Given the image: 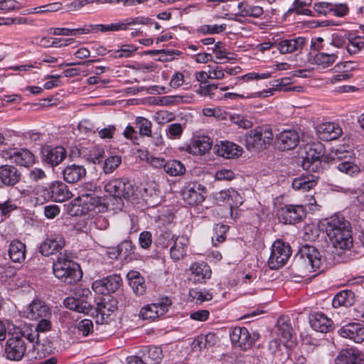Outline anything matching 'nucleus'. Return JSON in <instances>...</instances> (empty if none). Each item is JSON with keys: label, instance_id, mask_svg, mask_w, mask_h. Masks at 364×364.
<instances>
[{"label": "nucleus", "instance_id": "1", "mask_svg": "<svg viewBox=\"0 0 364 364\" xmlns=\"http://www.w3.org/2000/svg\"><path fill=\"white\" fill-rule=\"evenodd\" d=\"M324 258L321 252L314 246L302 247L294 258V265L301 274L305 276L310 272H322Z\"/></svg>", "mask_w": 364, "mask_h": 364}, {"label": "nucleus", "instance_id": "2", "mask_svg": "<svg viewBox=\"0 0 364 364\" xmlns=\"http://www.w3.org/2000/svg\"><path fill=\"white\" fill-rule=\"evenodd\" d=\"M53 272L55 277L68 284L77 283L82 276L79 264L63 253H60L53 262Z\"/></svg>", "mask_w": 364, "mask_h": 364}, {"label": "nucleus", "instance_id": "3", "mask_svg": "<svg viewBox=\"0 0 364 364\" xmlns=\"http://www.w3.org/2000/svg\"><path fill=\"white\" fill-rule=\"evenodd\" d=\"M274 139L272 127L262 124L248 132L245 136V144L247 149L263 150L269 146Z\"/></svg>", "mask_w": 364, "mask_h": 364}, {"label": "nucleus", "instance_id": "4", "mask_svg": "<svg viewBox=\"0 0 364 364\" xmlns=\"http://www.w3.org/2000/svg\"><path fill=\"white\" fill-rule=\"evenodd\" d=\"M291 255V247L282 240H276L272 246L268 265L272 269L283 267Z\"/></svg>", "mask_w": 364, "mask_h": 364}, {"label": "nucleus", "instance_id": "5", "mask_svg": "<svg viewBox=\"0 0 364 364\" xmlns=\"http://www.w3.org/2000/svg\"><path fill=\"white\" fill-rule=\"evenodd\" d=\"M323 159V146L321 144H313L306 153L302 166L306 170L318 172L321 169V161Z\"/></svg>", "mask_w": 364, "mask_h": 364}, {"label": "nucleus", "instance_id": "6", "mask_svg": "<svg viewBox=\"0 0 364 364\" xmlns=\"http://www.w3.org/2000/svg\"><path fill=\"white\" fill-rule=\"evenodd\" d=\"M171 304L168 297L162 298L159 302L147 304L142 307L139 312V317L143 320L152 321L164 316Z\"/></svg>", "mask_w": 364, "mask_h": 364}, {"label": "nucleus", "instance_id": "7", "mask_svg": "<svg viewBox=\"0 0 364 364\" xmlns=\"http://www.w3.org/2000/svg\"><path fill=\"white\" fill-rule=\"evenodd\" d=\"M122 284V279L120 275L114 274L95 281L92 288L97 294L107 295L117 291Z\"/></svg>", "mask_w": 364, "mask_h": 364}, {"label": "nucleus", "instance_id": "8", "mask_svg": "<svg viewBox=\"0 0 364 364\" xmlns=\"http://www.w3.org/2000/svg\"><path fill=\"white\" fill-rule=\"evenodd\" d=\"M65 246V240L62 234L49 232L46 239L41 244L39 252L46 257L61 250Z\"/></svg>", "mask_w": 364, "mask_h": 364}, {"label": "nucleus", "instance_id": "9", "mask_svg": "<svg viewBox=\"0 0 364 364\" xmlns=\"http://www.w3.org/2000/svg\"><path fill=\"white\" fill-rule=\"evenodd\" d=\"M26 346L21 337L18 335L9 338L5 346L6 358L11 360H21L25 355Z\"/></svg>", "mask_w": 364, "mask_h": 364}, {"label": "nucleus", "instance_id": "10", "mask_svg": "<svg viewBox=\"0 0 364 364\" xmlns=\"http://www.w3.org/2000/svg\"><path fill=\"white\" fill-rule=\"evenodd\" d=\"M161 237L168 240H173L174 242L170 249L171 259L177 261L186 255L187 249L189 245V239L187 236L181 235L175 237L171 232H165L161 235Z\"/></svg>", "mask_w": 364, "mask_h": 364}, {"label": "nucleus", "instance_id": "11", "mask_svg": "<svg viewBox=\"0 0 364 364\" xmlns=\"http://www.w3.org/2000/svg\"><path fill=\"white\" fill-rule=\"evenodd\" d=\"M3 156L18 166L29 167L35 163V156L27 149H12L4 152Z\"/></svg>", "mask_w": 364, "mask_h": 364}, {"label": "nucleus", "instance_id": "12", "mask_svg": "<svg viewBox=\"0 0 364 364\" xmlns=\"http://www.w3.org/2000/svg\"><path fill=\"white\" fill-rule=\"evenodd\" d=\"M277 215L279 221L284 224H295L305 217V212L302 205H289L281 208Z\"/></svg>", "mask_w": 364, "mask_h": 364}, {"label": "nucleus", "instance_id": "13", "mask_svg": "<svg viewBox=\"0 0 364 364\" xmlns=\"http://www.w3.org/2000/svg\"><path fill=\"white\" fill-rule=\"evenodd\" d=\"M43 191L46 200H51L55 202H63L72 196L68 186L61 181L53 182Z\"/></svg>", "mask_w": 364, "mask_h": 364}, {"label": "nucleus", "instance_id": "14", "mask_svg": "<svg viewBox=\"0 0 364 364\" xmlns=\"http://www.w3.org/2000/svg\"><path fill=\"white\" fill-rule=\"evenodd\" d=\"M318 50H326L327 51H318L312 56V63L320 68H328L331 66L338 58L339 51H331L325 44L317 46Z\"/></svg>", "mask_w": 364, "mask_h": 364}, {"label": "nucleus", "instance_id": "15", "mask_svg": "<svg viewBox=\"0 0 364 364\" xmlns=\"http://www.w3.org/2000/svg\"><path fill=\"white\" fill-rule=\"evenodd\" d=\"M25 316L33 321H37L52 314L50 307L43 301L33 300L29 304L25 311Z\"/></svg>", "mask_w": 364, "mask_h": 364}, {"label": "nucleus", "instance_id": "16", "mask_svg": "<svg viewBox=\"0 0 364 364\" xmlns=\"http://www.w3.org/2000/svg\"><path fill=\"white\" fill-rule=\"evenodd\" d=\"M299 142V136L294 129H285L276 136V144L281 151L294 149Z\"/></svg>", "mask_w": 364, "mask_h": 364}, {"label": "nucleus", "instance_id": "17", "mask_svg": "<svg viewBox=\"0 0 364 364\" xmlns=\"http://www.w3.org/2000/svg\"><path fill=\"white\" fill-rule=\"evenodd\" d=\"M229 334L231 342L243 350L249 348L254 343L253 338L245 327L236 326L230 331Z\"/></svg>", "mask_w": 364, "mask_h": 364}, {"label": "nucleus", "instance_id": "18", "mask_svg": "<svg viewBox=\"0 0 364 364\" xmlns=\"http://www.w3.org/2000/svg\"><path fill=\"white\" fill-rule=\"evenodd\" d=\"M213 146L212 139L207 136H195L192 138L191 144L186 151L194 156H202L208 152Z\"/></svg>", "mask_w": 364, "mask_h": 364}, {"label": "nucleus", "instance_id": "19", "mask_svg": "<svg viewBox=\"0 0 364 364\" xmlns=\"http://www.w3.org/2000/svg\"><path fill=\"white\" fill-rule=\"evenodd\" d=\"M204 187L197 183L187 185L182 192L183 200L189 205H193L202 203L204 199Z\"/></svg>", "mask_w": 364, "mask_h": 364}, {"label": "nucleus", "instance_id": "20", "mask_svg": "<svg viewBox=\"0 0 364 364\" xmlns=\"http://www.w3.org/2000/svg\"><path fill=\"white\" fill-rule=\"evenodd\" d=\"M341 336L360 343L364 341V326L360 323H350L338 330Z\"/></svg>", "mask_w": 364, "mask_h": 364}, {"label": "nucleus", "instance_id": "21", "mask_svg": "<svg viewBox=\"0 0 364 364\" xmlns=\"http://www.w3.org/2000/svg\"><path fill=\"white\" fill-rule=\"evenodd\" d=\"M215 153L223 158L233 159L242 155V149L237 144L228 141H220L214 146Z\"/></svg>", "mask_w": 364, "mask_h": 364}, {"label": "nucleus", "instance_id": "22", "mask_svg": "<svg viewBox=\"0 0 364 364\" xmlns=\"http://www.w3.org/2000/svg\"><path fill=\"white\" fill-rule=\"evenodd\" d=\"M311 328L318 332L327 333L333 328V321L322 312L311 314L309 316Z\"/></svg>", "mask_w": 364, "mask_h": 364}, {"label": "nucleus", "instance_id": "23", "mask_svg": "<svg viewBox=\"0 0 364 364\" xmlns=\"http://www.w3.org/2000/svg\"><path fill=\"white\" fill-rule=\"evenodd\" d=\"M336 364H364V354L355 348L343 349L336 358Z\"/></svg>", "mask_w": 364, "mask_h": 364}, {"label": "nucleus", "instance_id": "24", "mask_svg": "<svg viewBox=\"0 0 364 364\" xmlns=\"http://www.w3.org/2000/svg\"><path fill=\"white\" fill-rule=\"evenodd\" d=\"M318 137L323 141L338 139L343 133L341 127L334 122H324L317 127Z\"/></svg>", "mask_w": 364, "mask_h": 364}, {"label": "nucleus", "instance_id": "25", "mask_svg": "<svg viewBox=\"0 0 364 364\" xmlns=\"http://www.w3.org/2000/svg\"><path fill=\"white\" fill-rule=\"evenodd\" d=\"M333 227H335V225H333ZM335 230H336V228H333L329 231V239L333 246L341 250H349L353 243L351 229L348 230L344 229L342 234L338 235H336L335 232H333Z\"/></svg>", "mask_w": 364, "mask_h": 364}, {"label": "nucleus", "instance_id": "26", "mask_svg": "<svg viewBox=\"0 0 364 364\" xmlns=\"http://www.w3.org/2000/svg\"><path fill=\"white\" fill-rule=\"evenodd\" d=\"M306 38L296 37L291 39H284L276 44L277 50L282 54L292 53L301 51L306 44Z\"/></svg>", "mask_w": 364, "mask_h": 364}, {"label": "nucleus", "instance_id": "27", "mask_svg": "<svg viewBox=\"0 0 364 364\" xmlns=\"http://www.w3.org/2000/svg\"><path fill=\"white\" fill-rule=\"evenodd\" d=\"M67 156L64 147L58 146L54 148L46 149L43 152V161L51 166H56L60 164Z\"/></svg>", "mask_w": 364, "mask_h": 364}, {"label": "nucleus", "instance_id": "28", "mask_svg": "<svg viewBox=\"0 0 364 364\" xmlns=\"http://www.w3.org/2000/svg\"><path fill=\"white\" fill-rule=\"evenodd\" d=\"M64 181L74 183L80 181L86 175V169L83 166L75 164L68 165L62 171Z\"/></svg>", "mask_w": 364, "mask_h": 364}, {"label": "nucleus", "instance_id": "29", "mask_svg": "<svg viewBox=\"0 0 364 364\" xmlns=\"http://www.w3.org/2000/svg\"><path fill=\"white\" fill-rule=\"evenodd\" d=\"M190 270L191 272L190 279L195 283H202L211 276L210 267L205 262L192 264Z\"/></svg>", "mask_w": 364, "mask_h": 364}, {"label": "nucleus", "instance_id": "30", "mask_svg": "<svg viewBox=\"0 0 364 364\" xmlns=\"http://www.w3.org/2000/svg\"><path fill=\"white\" fill-rule=\"evenodd\" d=\"M333 225H335L334 228L336 229L334 231L336 235H341L344 228L346 230L351 229L350 223L342 215H335L330 218L326 219L323 224L326 228V234L328 237L330 229L333 228Z\"/></svg>", "mask_w": 364, "mask_h": 364}, {"label": "nucleus", "instance_id": "31", "mask_svg": "<svg viewBox=\"0 0 364 364\" xmlns=\"http://www.w3.org/2000/svg\"><path fill=\"white\" fill-rule=\"evenodd\" d=\"M21 178V173L16 167L9 165L0 166V180L6 186H14Z\"/></svg>", "mask_w": 364, "mask_h": 364}, {"label": "nucleus", "instance_id": "32", "mask_svg": "<svg viewBox=\"0 0 364 364\" xmlns=\"http://www.w3.org/2000/svg\"><path fill=\"white\" fill-rule=\"evenodd\" d=\"M318 177L312 174H303L292 181V188L296 191H308L317 184Z\"/></svg>", "mask_w": 364, "mask_h": 364}, {"label": "nucleus", "instance_id": "33", "mask_svg": "<svg viewBox=\"0 0 364 364\" xmlns=\"http://www.w3.org/2000/svg\"><path fill=\"white\" fill-rule=\"evenodd\" d=\"M277 337L282 341V344L286 345L292 337V328L290 319L287 316H280L277 323Z\"/></svg>", "mask_w": 364, "mask_h": 364}, {"label": "nucleus", "instance_id": "34", "mask_svg": "<svg viewBox=\"0 0 364 364\" xmlns=\"http://www.w3.org/2000/svg\"><path fill=\"white\" fill-rule=\"evenodd\" d=\"M237 7L238 9L239 15L244 17L248 16L258 18L264 14V10L262 6L251 4L247 1L239 2L237 4Z\"/></svg>", "mask_w": 364, "mask_h": 364}, {"label": "nucleus", "instance_id": "35", "mask_svg": "<svg viewBox=\"0 0 364 364\" xmlns=\"http://www.w3.org/2000/svg\"><path fill=\"white\" fill-rule=\"evenodd\" d=\"M78 198L86 213L95 210L102 203L101 198L92 191L89 193H82L78 196Z\"/></svg>", "mask_w": 364, "mask_h": 364}, {"label": "nucleus", "instance_id": "36", "mask_svg": "<svg viewBox=\"0 0 364 364\" xmlns=\"http://www.w3.org/2000/svg\"><path fill=\"white\" fill-rule=\"evenodd\" d=\"M139 354L144 356L145 360L150 364L161 363L164 357L161 348L158 346H144Z\"/></svg>", "mask_w": 364, "mask_h": 364}, {"label": "nucleus", "instance_id": "37", "mask_svg": "<svg viewBox=\"0 0 364 364\" xmlns=\"http://www.w3.org/2000/svg\"><path fill=\"white\" fill-rule=\"evenodd\" d=\"M9 255L14 262L21 263L26 258V245L19 240L11 242L9 247Z\"/></svg>", "mask_w": 364, "mask_h": 364}, {"label": "nucleus", "instance_id": "38", "mask_svg": "<svg viewBox=\"0 0 364 364\" xmlns=\"http://www.w3.org/2000/svg\"><path fill=\"white\" fill-rule=\"evenodd\" d=\"M355 302V294L351 290H343L337 293L333 300L332 305L333 308H339L341 306L348 307L352 306Z\"/></svg>", "mask_w": 364, "mask_h": 364}, {"label": "nucleus", "instance_id": "39", "mask_svg": "<svg viewBox=\"0 0 364 364\" xmlns=\"http://www.w3.org/2000/svg\"><path fill=\"white\" fill-rule=\"evenodd\" d=\"M129 284L136 295H142L146 291L144 279L139 272L129 271L127 274Z\"/></svg>", "mask_w": 364, "mask_h": 364}, {"label": "nucleus", "instance_id": "40", "mask_svg": "<svg viewBox=\"0 0 364 364\" xmlns=\"http://www.w3.org/2000/svg\"><path fill=\"white\" fill-rule=\"evenodd\" d=\"M291 84L290 78L284 77L281 79H277L273 81L272 87L269 90H264L261 97H267L268 96V93L272 95V91H284V92H290L294 90H299L300 87H290Z\"/></svg>", "mask_w": 364, "mask_h": 364}, {"label": "nucleus", "instance_id": "41", "mask_svg": "<svg viewBox=\"0 0 364 364\" xmlns=\"http://www.w3.org/2000/svg\"><path fill=\"white\" fill-rule=\"evenodd\" d=\"M346 39L348 41L346 50L350 55L357 54L364 48V36L348 33Z\"/></svg>", "mask_w": 364, "mask_h": 364}, {"label": "nucleus", "instance_id": "42", "mask_svg": "<svg viewBox=\"0 0 364 364\" xmlns=\"http://www.w3.org/2000/svg\"><path fill=\"white\" fill-rule=\"evenodd\" d=\"M122 186L118 191V200L119 203L118 204L122 206L123 205L122 198L129 199L133 196L135 193L136 188L132 184V181L125 178H119Z\"/></svg>", "mask_w": 364, "mask_h": 364}, {"label": "nucleus", "instance_id": "43", "mask_svg": "<svg viewBox=\"0 0 364 364\" xmlns=\"http://www.w3.org/2000/svg\"><path fill=\"white\" fill-rule=\"evenodd\" d=\"M164 171L171 176H181L186 173V168L181 161L174 159L166 161Z\"/></svg>", "mask_w": 364, "mask_h": 364}, {"label": "nucleus", "instance_id": "44", "mask_svg": "<svg viewBox=\"0 0 364 364\" xmlns=\"http://www.w3.org/2000/svg\"><path fill=\"white\" fill-rule=\"evenodd\" d=\"M336 167L341 173L351 177H356L360 173V168L353 161H338Z\"/></svg>", "mask_w": 364, "mask_h": 364}, {"label": "nucleus", "instance_id": "45", "mask_svg": "<svg viewBox=\"0 0 364 364\" xmlns=\"http://www.w3.org/2000/svg\"><path fill=\"white\" fill-rule=\"evenodd\" d=\"M311 2L312 0H295L293 7L287 11L285 16L292 12H296L299 15L311 16V11L306 7L310 6Z\"/></svg>", "mask_w": 364, "mask_h": 364}, {"label": "nucleus", "instance_id": "46", "mask_svg": "<svg viewBox=\"0 0 364 364\" xmlns=\"http://www.w3.org/2000/svg\"><path fill=\"white\" fill-rule=\"evenodd\" d=\"M23 339L26 338L28 341L33 343L34 348L39 350L43 348V345L40 343L39 333L35 329H32L29 327H26L21 331V336Z\"/></svg>", "mask_w": 364, "mask_h": 364}, {"label": "nucleus", "instance_id": "47", "mask_svg": "<svg viewBox=\"0 0 364 364\" xmlns=\"http://www.w3.org/2000/svg\"><path fill=\"white\" fill-rule=\"evenodd\" d=\"M229 230V226L224 224H216L214 227V233L212 236V242L214 246H217L225 240L226 232Z\"/></svg>", "mask_w": 364, "mask_h": 364}, {"label": "nucleus", "instance_id": "48", "mask_svg": "<svg viewBox=\"0 0 364 364\" xmlns=\"http://www.w3.org/2000/svg\"><path fill=\"white\" fill-rule=\"evenodd\" d=\"M52 33L55 36H80L89 33L90 29L85 28H55L51 29Z\"/></svg>", "mask_w": 364, "mask_h": 364}, {"label": "nucleus", "instance_id": "49", "mask_svg": "<svg viewBox=\"0 0 364 364\" xmlns=\"http://www.w3.org/2000/svg\"><path fill=\"white\" fill-rule=\"evenodd\" d=\"M136 125L139 129V133L141 136H150L151 134L152 123L146 118L137 117L135 120Z\"/></svg>", "mask_w": 364, "mask_h": 364}, {"label": "nucleus", "instance_id": "50", "mask_svg": "<svg viewBox=\"0 0 364 364\" xmlns=\"http://www.w3.org/2000/svg\"><path fill=\"white\" fill-rule=\"evenodd\" d=\"M190 296L196 301V303H202L205 301L212 299V294L206 289H191L189 291Z\"/></svg>", "mask_w": 364, "mask_h": 364}, {"label": "nucleus", "instance_id": "51", "mask_svg": "<svg viewBox=\"0 0 364 364\" xmlns=\"http://www.w3.org/2000/svg\"><path fill=\"white\" fill-rule=\"evenodd\" d=\"M66 208L68 213L72 216H77L87 213L82 207V203L80 202L78 196L70 201L66 205Z\"/></svg>", "mask_w": 364, "mask_h": 364}, {"label": "nucleus", "instance_id": "52", "mask_svg": "<svg viewBox=\"0 0 364 364\" xmlns=\"http://www.w3.org/2000/svg\"><path fill=\"white\" fill-rule=\"evenodd\" d=\"M227 28V25L223 24H213V25H202L198 28V32L206 35V34H217L224 31Z\"/></svg>", "mask_w": 364, "mask_h": 364}, {"label": "nucleus", "instance_id": "53", "mask_svg": "<svg viewBox=\"0 0 364 364\" xmlns=\"http://www.w3.org/2000/svg\"><path fill=\"white\" fill-rule=\"evenodd\" d=\"M183 132V127L179 123H173L168 126L166 130V136L170 139H178Z\"/></svg>", "mask_w": 364, "mask_h": 364}, {"label": "nucleus", "instance_id": "54", "mask_svg": "<svg viewBox=\"0 0 364 364\" xmlns=\"http://www.w3.org/2000/svg\"><path fill=\"white\" fill-rule=\"evenodd\" d=\"M121 161V157L118 156H111L106 159L103 166L105 173H112L119 166Z\"/></svg>", "mask_w": 364, "mask_h": 364}, {"label": "nucleus", "instance_id": "55", "mask_svg": "<svg viewBox=\"0 0 364 364\" xmlns=\"http://www.w3.org/2000/svg\"><path fill=\"white\" fill-rule=\"evenodd\" d=\"M213 52L215 55V58L218 60L220 61L224 59L231 60L232 58L229 57L228 55L230 53L228 52L225 48V46L222 42H217L215 43L214 47L213 48Z\"/></svg>", "mask_w": 364, "mask_h": 364}, {"label": "nucleus", "instance_id": "56", "mask_svg": "<svg viewBox=\"0 0 364 364\" xmlns=\"http://www.w3.org/2000/svg\"><path fill=\"white\" fill-rule=\"evenodd\" d=\"M95 27L96 29L100 30L102 32L126 30V24H124V21L123 22L113 23L107 25L97 24L95 25Z\"/></svg>", "mask_w": 364, "mask_h": 364}, {"label": "nucleus", "instance_id": "57", "mask_svg": "<svg viewBox=\"0 0 364 364\" xmlns=\"http://www.w3.org/2000/svg\"><path fill=\"white\" fill-rule=\"evenodd\" d=\"M122 185L119 178H115L109 181L105 185V191L114 198H118V191ZM117 200H118V199Z\"/></svg>", "mask_w": 364, "mask_h": 364}, {"label": "nucleus", "instance_id": "58", "mask_svg": "<svg viewBox=\"0 0 364 364\" xmlns=\"http://www.w3.org/2000/svg\"><path fill=\"white\" fill-rule=\"evenodd\" d=\"M136 50V48L134 46L128 44L123 45L121 46L120 49L114 51V57L117 58H129L131 57Z\"/></svg>", "mask_w": 364, "mask_h": 364}, {"label": "nucleus", "instance_id": "59", "mask_svg": "<svg viewBox=\"0 0 364 364\" xmlns=\"http://www.w3.org/2000/svg\"><path fill=\"white\" fill-rule=\"evenodd\" d=\"M134 245L130 240H124L118 245V251L124 258H127L134 253ZM117 252V250H116Z\"/></svg>", "mask_w": 364, "mask_h": 364}, {"label": "nucleus", "instance_id": "60", "mask_svg": "<svg viewBox=\"0 0 364 364\" xmlns=\"http://www.w3.org/2000/svg\"><path fill=\"white\" fill-rule=\"evenodd\" d=\"M230 121L239 127L245 129H250L252 127V122L242 115L232 114L230 117Z\"/></svg>", "mask_w": 364, "mask_h": 364}, {"label": "nucleus", "instance_id": "61", "mask_svg": "<svg viewBox=\"0 0 364 364\" xmlns=\"http://www.w3.org/2000/svg\"><path fill=\"white\" fill-rule=\"evenodd\" d=\"M200 92L205 96L210 97L213 100H219L220 97L216 95L218 85L215 84L204 85L200 86Z\"/></svg>", "mask_w": 364, "mask_h": 364}, {"label": "nucleus", "instance_id": "62", "mask_svg": "<svg viewBox=\"0 0 364 364\" xmlns=\"http://www.w3.org/2000/svg\"><path fill=\"white\" fill-rule=\"evenodd\" d=\"M52 317V314L48 316V317H44L43 318H41L37 320L38 323L35 327L36 330L39 333H44L48 331L51 329L52 323L50 321Z\"/></svg>", "mask_w": 364, "mask_h": 364}, {"label": "nucleus", "instance_id": "63", "mask_svg": "<svg viewBox=\"0 0 364 364\" xmlns=\"http://www.w3.org/2000/svg\"><path fill=\"white\" fill-rule=\"evenodd\" d=\"M78 331L84 336H87L93 331V323L90 319H83L77 324Z\"/></svg>", "mask_w": 364, "mask_h": 364}, {"label": "nucleus", "instance_id": "64", "mask_svg": "<svg viewBox=\"0 0 364 364\" xmlns=\"http://www.w3.org/2000/svg\"><path fill=\"white\" fill-rule=\"evenodd\" d=\"M173 118H174V115L173 113L168 112V111H164V110H161V111L156 112L155 114V116H154V119H155L156 122L158 124H161L167 123V122L173 120Z\"/></svg>", "mask_w": 364, "mask_h": 364}]
</instances>
